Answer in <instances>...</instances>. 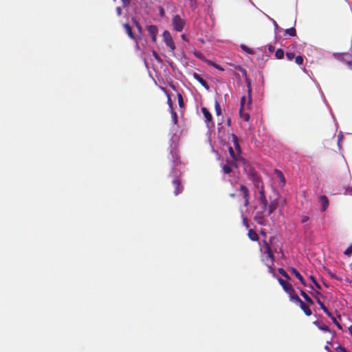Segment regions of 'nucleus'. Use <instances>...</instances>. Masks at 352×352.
Masks as SVG:
<instances>
[{
	"label": "nucleus",
	"mask_w": 352,
	"mask_h": 352,
	"mask_svg": "<svg viewBox=\"0 0 352 352\" xmlns=\"http://www.w3.org/2000/svg\"><path fill=\"white\" fill-rule=\"evenodd\" d=\"M255 210L254 221L259 225H265L267 223L265 216L268 214V201H258V205L255 206Z\"/></svg>",
	"instance_id": "nucleus-1"
},
{
	"label": "nucleus",
	"mask_w": 352,
	"mask_h": 352,
	"mask_svg": "<svg viewBox=\"0 0 352 352\" xmlns=\"http://www.w3.org/2000/svg\"><path fill=\"white\" fill-rule=\"evenodd\" d=\"M246 82L248 87V99L245 96H243L241 99L240 116L244 121L247 122L250 120V115L248 113L245 112L244 110L250 106L252 100L250 82L248 79L246 80Z\"/></svg>",
	"instance_id": "nucleus-2"
},
{
	"label": "nucleus",
	"mask_w": 352,
	"mask_h": 352,
	"mask_svg": "<svg viewBox=\"0 0 352 352\" xmlns=\"http://www.w3.org/2000/svg\"><path fill=\"white\" fill-rule=\"evenodd\" d=\"M232 141L233 142L234 147L230 146L229 147V153L230 156L232 158V161L236 162L237 160V157L239 156L241 153V148L239 143V140L237 136L232 133Z\"/></svg>",
	"instance_id": "nucleus-3"
},
{
	"label": "nucleus",
	"mask_w": 352,
	"mask_h": 352,
	"mask_svg": "<svg viewBox=\"0 0 352 352\" xmlns=\"http://www.w3.org/2000/svg\"><path fill=\"white\" fill-rule=\"evenodd\" d=\"M248 179L252 182L256 188L259 189L260 186L263 185L261 177L254 168H250L248 170Z\"/></svg>",
	"instance_id": "nucleus-4"
},
{
	"label": "nucleus",
	"mask_w": 352,
	"mask_h": 352,
	"mask_svg": "<svg viewBox=\"0 0 352 352\" xmlns=\"http://www.w3.org/2000/svg\"><path fill=\"white\" fill-rule=\"evenodd\" d=\"M186 25V21L179 14L173 16L172 18V25L177 32H182Z\"/></svg>",
	"instance_id": "nucleus-5"
},
{
	"label": "nucleus",
	"mask_w": 352,
	"mask_h": 352,
	"mask_svg": "<svg viewBox=\"0 0 352 352\" xmlns=\"http://www.w3.org/2000/svg\"><path fill=\"white\" fill-rule=\"evenodd\" d=\"M163 38L166 45L171 50L174 51L175 49V45L173 41L170 33L168 30H165L163 32Z\"/></svg>",
	"instance_id": "nucleus-6"
},
{
	"label": "nucleus",
	"mask_w": 352,
	"mask_h": 352,
	"mask_svg": "<svg viewBox=\"0 0 352 352\" xmlns=\"http://www.w3.org/2000/svg\"><path fill=\"white\" fill-rule=\"evenodd\" d=\"M333 56L344 64L347 62H352V55L349 53H335Z\"/></svg>",
	"instance_id": "nucleus-7"
},
{
	"label": "nucleus",
	"mask_w": 352,
	"mask_h": 352,
	"mask_svg": "<svg viewBox=\"0 0 352 352\" xmlns=\"http://www.w3.org/2000/svg\"><path fill=\"white\" fill-rule=\"evenodd\" d=\"M240 192H241L242 197L244 200V206H248L250 204V202H249V196H250L249 190L245 185L241 184L240 185Z\"/></svg>",
	"instance_id": "nucleus-8"
},
{
	"label": "nucleus",
	"mask_w": 352,
	"mask_h": 352,
	"mask_svg": "<svg viewBox=\"0 0 352 352\" xmlns=\"http://www.w3.org/2000/svg\"><path fill=\"white\" fill-rule=\"evenodd\" d=\"M146 30L151 36L152 41L155 43L157 40V34L158 33V30L156 25H150L146 26Z\"/></svg>",
	"instance_id": "nucleus-9"
},
{
	"label": "nucleus",
	"mask_w": 352,
	"mask_h": 352,
	"mask_svg": "<svg viewBox=\"0 0 352 352\" xmlns=\"http://www.w3.org/2000/svg\"><path fill=\"white\" fill-rule=\"evenodd\" d=\"M172 183L175 188L174 194L175 195H178L183 190V187L181 186V181L178 179H175Z\"/></svg>",
	"instance_id": "nucleus-10"
},
{
	"label": "nucleus",
	"mask_w": 352,
	"mask_h": 352,
	"mask_svg": "<svg viewBox=\"0 0 352 352\" xmlns=\"http://www.w3.org/2000/svg\"><path fill=\"white\" fill-rule=\"evenodd\" d=\"M201 112L203 113L205 121L208 123L211 122V125L214 126V123L212 122V117L210 113V112L208 111V109L206 107H202L201 108Z\"/></svg>",
	"instance_id": "nucleus-11"
},
{
	"label": "nucleus",
	"mask_w": 352,
	"mask_h": 352,
	"mask_svg": "<svg viewBox=\"0 0 352 352\" xmlns=\"http://www.w3.org/2000/svg\"><path fill=\"white\" fill-rule=\"evenodd\" d=\"M296 304L300 306L306 316H309L312 314L311 310L301 299Z\"/></svg>",
	"instance_id": "nucleus-12"
},
{
	"label": "nucleus",
	"mask_w": 352,
	"mask_h": 352,
	"mask_svg": "<svg viewBox=\"0 0 352 352\" xmlns=\"http://www.w3.org/2000/svg\"><path fill=\"white\" fill-rule=\"evenodd\" d=\"M232 167H235V168L237 167L236 162L231 161V162H228L226 164H225L223 166V170L224 173L230 174L232 171Z\"/></svg>",
	"instance_id": "nucleus-13"
},
{
	"label": "nucleus",
	"mask_w": 352,
	"mask_h": 352,
	"mask_svg": "<svg viewBox=\"0 0 352 352\" xmlns=\"http://www.w3.org/2000/svg\"><path fill=\"white\" fill-rule=\"evenodd\" d=\"M289 271L300 281V283L304 286H306L305 280L296 268L291 267H289Z\"/></svg>",
	"instance_id": "nucleus-14"
},
{
	"label": "nucleus",
	"mask_w": 352,
	"mask_h": 352,
	"mask_svg": "<svg viewBox=\"0 0 352 352\" xmlns=\"http://www.w3.org/2000/svg\"><path fill=\"white\" fill-rule=\"evenodd\" d=\"M278 206V200L277 199L271 201L268 206V215L272 214L276 210Z\"/></svg>",
	"instance_id": "nucleus-15"
},
{
	"label": "nucleus",
	"mask_w": 352,
	"mask_h": 352,
	"mask_svg": "<svg viewBox=\"0 0 352 352\" xmlns=\"http://www.w3.org/2000/svg\"><path fill=\"white\" fill-rule=\"evenodd\" d=\"M319 200L322 204L321 210L324 212L329 206V199L326 195H320L319 197Z\"/></svg>",
	"instance_id": "nucleus-16"
},
{
	"label": "nucleus",
	"mask_w": 352,
	"mask_h": 352,
	"mask_svg": "<svg viewBox=\"0 0 352 352\" xmlns=\"http://www.w3.org/2000/svg\"><path fill=\"white\" fill-rule=\"evenodd\" d=\"M278 281L285 292H287L289 290H291V288L293 287L291 283H288L287 281L283 280L281 278H278Z\"/></svg>",
	"instance_id": "nucleus-17"
},
{
	"label": "nucleus",
	"mask_w": 352,
	"mask_h": 352,
	"mask_svg": "<svg viewBox=\"0 0 352 352\" xmlns=\"http://www.w3.org/2000/svg\"><path fill=\"white\" fill-rule=\"evenodd\" d=\"M286 293L289 295L290 300L294 301L295 303H296L300 300V298L296 294L293 287L291 288V290H289Z\"/></svg>",
	"instance_id": "nucleus-18"
},
{
	"label": "nucleus",
	"mask_w": 352,
	"mask_h": 352,
	"mask_svg": "<svg viewBox=\"0 0 352 352\" xmlns=\"http://www.w3.org/2000/svg\"><path fill=\"white\" fill-rule=\"evenodd\" d=\"M264 243H265V252L267 253V256L271 259L272 263H273L274 256L272 253V249H271L270 245L265 241H264Z\"/></svg>",
	"instance_id": "nucleus-19"
},
{
	"label": "nucleus",
	"mask_w": 352,
	"mask_h": 352,
	"mask_svg": "<svg viewBox=\"0 0 352 352\" xmlns=\"http://www.w3.org/2000/svg\"><path fill=\"white\" fill-rule=\"evenodd\" d=\"M193 76L202 86H204L206 89H208V86L206 81L204 80L199 74L194 73Z\"/></svg>",
	"instance_id": "nucleus-20"
},
{
	"label": "nucleus",
	"mask_w": 352,
	"mask_h": 352,
	"mask_svg": "<svg viewBox=\"0 0 352 352\" xmlns=\"http://www.w3.org/2000/svg\"><path fill=\"white\" fill-rule=\"evenodd\" d=\"M258 192L260 197L258 199V201L263 202V201H267V199L265 197V190L263 188V185L260 186V188L258 189Z\"/></svg>",
	"instance_id": "nucleus-21"
},
{
	"label": "nucleus",
	"mask_w": 352,
	"mask_h": 352,
	"mask_svg": "<svg viewBox=\"0 0 352 352\" xmlns=\"http://www.w3.org/2000/svg\"><path fill=\"white\" fill-rule=\"evenodd\" d=\"M124 28L126 34H128V36L131 38L134 39L135 36H134V34L133 33L131 26L128 23H125V24H124Z\"/></svg>",
	"instance_id": "nucleus-22"
},
{
	"label": "nucleus",
	"mask_w": 352,
	"mask_h": 352,
	"mask_svg": "<svg viewBox=\"0 0 352 352\" xmlns=\"http://www.w3.org/2000/svg\"><path fill=\"white\" fill-rule=\"evenodd\" d=\"M248 236L253 241H257L258 240V236L257 233L252 229L249 230Z\"/></svg>",
	"instance_id": "nucleus-23"
},
{
	"label": "nucleus",
	"mask_w": 352,
	"mask_h": 352,
	"mask_svg": "<svg viewBox=\"0 0 352 352\" xmlns=\"http://www.w3.org/2000/svg\"><path fill=\"white\" fill-rule=\"evenodd\" d=\"M300 295L307 302L308 304H309V305L314 304L313 300L307 294V293L304 290L300 289Z\"/></svg>",
	"instance_id": "nucleus-24"
},
{
	"label": "nucleus",
	"mask_w": 352,
	"mask_h": 352,
	"mask_svg": "<svg viewBox=\"0 0 352 352\" xmlns=\"http://www.w3.org/2000/svg\"><path fill=\"white\" fill-rule=\"evenodd\" d=\"M289 35L290 36H295L296 35V31L294 28H290L285 30V36Z\"/></svg>",
	"instance_id": "nucleus-25"
},
{
	"label": "nucleus",
	"mask_w": 352,
	"mask_h": 352,
	"mask_svg": "<svg viewBox=\"0 0 352 352\" xmlns=\"http://www.w3.org/2000/svg\"><path fill=\"white\" fill-rule=\"evenodd\" d=\"M291 47L292 46H289L287 52L285 53L286 57L289 60H292L295 58V54L290 50ZM294 47H292V49Z\"/></svg>",
	"instance_id": "nucleus-26"
},
{
	"label": "nucleus",
	"mask_w": 352,
	"mask_h": 352,
	"mask_svg": "<svg viewBox=\"0 0 352 352\" xmlns=\"http://www.w3.org/2000/svg\"><path fill=\"white\" fill-rule=\"evenodd\" d=\"M285 52L282 49H278L275 52V56L277 59H282L284 57Z\"/></svg>",
	"instance_id": "nucleus-27"
},
{
	"label": "nucleus",
	"mask_w": 352,
	"mask_h": 352,
	"mask_svg": "<svg viewBox=\"0 0 352 352\" xmlns=\"http://www.w3.org/2000/svg\"><path fill=\"white\" fill-rule=\"evenodd\" d=\"M275 173L278 177L280 179L283 184H285V178L283 174V173L279 170H275Z\"/></svg>",
	"instance_id": "nucleus-28"
},
{
	"label": "nucleus",
	"mask_w": 352,
	"mask_h": 352,
	"mask_svg": "<svg viewBox=\"0 0 352 352\" xmlns=\"http://www.w3.org/2000/svg\"><path fill=\"white\" fill-rule=\"evenodd\" d=\"M313 296H315L316 300H317V302L318 304L320 305V307L321 306V305H323L324 303L320 300V298H318V296H322L321 293L318 291H316V293H315V295L314 294H311Z\"/></svg>",
	"instance_id": "nucleus-29"
},
{
	"label": "nucleus",
	"mask_w": 352,
	"mask_h": 352,
	"mask_svg": "<svg viewBox=\"0 0 352 352\" xmlns=\"http://www.w3.org/2000/svg\"><path fill=\"white\" fill-rule=\"evenodd\" d=\"M333 321V322L338 327V329H342L341 324L338 322L336 318H335L333 314L331 313V316H329Z\"/></svg>",
	"instance_id": "nucleus-30"
},
{
	"label": "nucleus",
	"mask_w": 352,
	"mask_h": 352,
	"mask_svg": "<svg viewBox=\"0 0 352 352\" xmlns=\"http://www.w3.org/2000/svg\"><path fill=\"white\" fill-rule=\"evenodd\" d=\"M295 62L296 64L301 65L303 64L304 58L302 56L298 55L295 57Z\"/></svg>",
	"instance_id": "nucleus-31"
},
{
	"label": "nucleus",
	"mask_w": 352,
	"mask_h": 352,
	"mask_svg": "<svg viewBox=\"0 0 352 352\" xmlns=\"http://www.w3.org/2000/svg\"><path fill=\"white\" fill-rule=\"evenodd\" d=\"M278 272L285 278L290 279V276L289 274L285 272V270L283 268H278Z\"/></svg>",
	"instance_id": "nucleus-32"
},
{
	"label": "nucleus",
	"mask_w": 352,
	"mask_h": 352,
	"mask_svg": "<svg viewBox=\"0 0 352 352\" xmlns=\"http://www.w3.org/2000/svg\"><path fill=\"white\" fill-rule=\"evenodd\" d=\"M318 329L321 331H325V332H329L331 333V331L330 330V329L329 328L328 326H327L326 324H321L320 325V327H318Z\"/></svg>",
	"instance_id": "nucleus-33"
},
{
	"label": "nucleus",
	"mask_w": 352,
	"mask_h": 352,
	"mask_svg": "<svg viewBox=\"0 0 352 352\" xmlns=\"http://www.w3.org/2000/svg\"><path fill=\"white\" fill-rule=\"evenodd\" d=\"M241 49L250 54H252L254 53L253 50L245 45H241Z\"/></svg>",
	"instance_id": "nucleus-34"
},
{
	"label": "nucleus",
	"mask_w": 352,
	"mask_h": 352,
	"mask_svg": "<svg viewBox=\"0 0 352 352\" xmlns=\"http://www.w3.org/2000/svg\"><path fill=\"white\" fill-rule=\"evenodd\" d=\"M309 278L312 280V282L314 283L315 286L316 287V288L318 289H322L320 285L316 281V280L315 279V278L313 276H311L309 277Z\"/></svg>",
	"instance_id": "nucleus-35"
},
{
	"label": "nucleus",
	"mask_w": 352,
	"mask_h": 352,
	"mask_svg": "<svg viewBox=\"0 0 352 352\" xmlns=\"http://www.w3.org/2000/svg\"><path fill=\"white\" fill-rule=\"evenodd\" d=\"M152 56L154 57V58L158 62L161 63L162 58L160 57V56L157 54V53L155 51L152 52Z\"/></svg>",
	"instance_id": "nucleus-36"
},
{
	"label": "nucleus",
	"mask_w": 352,
	"mask_h": 352,
	"mask_svg": "<svg viewBox=\"0 0 352 352\" xmlns=\"http://www.w3.org/2000/svg\"><path fill=\"white\" fill-rule=\"evenodd\" d=\"M178 102L180 107H182L184 105V100L182 96L180 93L177 94Z\"/></svg>",
	"instance_id": "nucleus-37"
},
{
	"label": "nucleus",
	"mask_w": 352,
	"mask_h": 352,
	"mask_svg": "<svg viewBox=\"0 0 352 352\" xmlns=\"http://www.w3.org/2000/svg\"><path fill=\"white\" fill-rule=\"evenodd\" d=\"M322 310L328 316H331V312L329 311V309L325 307V305L323 304V305H321V306L320 307Z\"/></svg>",
	"instance_id": "nucleus-38"
},
{
	"label": "nucleus",
	"mask_w": 352,
	"mask_h": 352,
	"mask_svg": "<svg viewBox=\"0 0 352 352\" xmlns=\"http://www.w3.org/2000/svg\"><path fill=\"white\" fill-rule=\"evenodd\" d=\"M215 110L217 116L220 115V104L217 100L215 101Z\"/></svg>",
	"instance_id": "nucleus-39"
},
{
	"label": "nucleus",
	"mask_w": 352,
	"mask_h": 352,
	"mask_svg": "<svg viewBox=\"0 0 352 352\" xmlns=\"http://www.w3.org/2000/svg\"><path fill=\"white\" fill-rule=\"evenodd\" d=\"M346 256H350L352 254V245L349 246L344 252Z\"/></svg>",
	"instance_id": "nucleus-40"
},
{
	"label": "nucleus",
	"mask_w": 352,
	"mask_h": 352,
	"mask_svg": "<svg viewBox=\"0 0 352 352\" xmlns=\"http://www.w3.org/2000/svg\"><path fill=\"white\" fill-rule=\"evenodd\" d=\"M336 350L338 351V352H348L345 348H344L343 346L339 345L336 349Z\"/></svg>",
	"instance_id": "nucleus-41"
},
{
	"label": "nucleus",
	"mask_w": 352,
	"mask_h": 352,
	"mask_svg": "<svg viewBox=\"0 0 352 352\" xmlns=\"http://www.w3.org/2000/svg\"><path fill=\"white\" fill-rule=\"evenodd\" d=\"M123 7H128L130 5V0H120Z\"/></svg>",
	"instance_id": "nucleus-42"
},
{
	"label": "nucleus",
	"mask_w": 352,
	"mask_h": 352,
	"mask_svg": "<svg viewBox=\"0 0 352 352\" xmlns=\"http://www.w3.org/2000/svg\"><path fill=\"white\" fill-rule=\"evenodd\" d=\"M309 219V217L307 215H304L302 217L301 222L306 223Z\"/></svg>",
	"instance_id": "nucleus-43"
},
{
	"label": "nucleus",
	"mask_w": 352,
	"mask_h": 352,
	"mask_svg": "<svg viewBox=\"0 0 352 352\" xmlns=\"http://www.w3.org/2000/svg\"><path fill=\"white\" fill-rule=\"evenodd\" d=\"M243 223L245 226L246 228H248L249 225H248V219L246 217H244L243 219Z\"/></svg>",
	"instance_id": "nucleus-44"
},
{
	"label": "nucleus",
	"mask_w": 352,
	"mask_h": 352,
	"mask_svg": "<svg viewBox=\"0 0 352 352\" xmlns=\"http://www.w3.org/2000/svg\"><path fill=\"white\" fill-rule=\"evenodd\" d=\"M314 324H315L316 326L318 327V328L320 327V325L321 324V323L318 321V320H316L313 322Z\"/></svg>",
	"instance_id": "nucleus-45"
},
{
	"label": "nucleus",
	"mask_w": 352,
	"mask_h": 352,
	"mask_svg": "<svg viewBox=\"0 0 352 352\" xmlns=\"http://www.w3.org/2000/svg\"><path fill=\"white\" fill-rule=\"evenodd\" d=\"M346 65H347V67L352 70V62H347L346 63Z\"/></svg>",
	"instance_id": "nucleus-46"
},
{
	"label": "nucleus",
	"mask_w": 352,
	"mask_h": 352,
	"mask_svg": "<svg viewBox=\"0 0 352 352\" xmlns=\"http://www.w3.org/2000/svg\"><path fill=\"white\" fill-rule=\"evenodd\" d=\"M268 50H269L270 52H272L274 50V47L273 46H272V45H270V46L268 47Z\"/></svg>",
	"instance_id": "nucleus-47"
},
{
	"label": "nucleus",
	"mask_w": 352,
	"mask_h": 352,
	"mask_svg": "<svg viewBox=\"0 0 352 352\" xmlns=\"http://www.w3.org/2000/svg\"><path fill=\"white\" fill-rule=\"evenodd\" d=\"M268 270H269V272H270V273L274 272V269L270 265L268 266Z\"/></svg>",
	"instance_id": "nucleus-48"
},
{
	"label": "nucleus",
	"mask_w": 352,
	"mask_h": 352,
	"mask_svg": "<svg viewBox=\"0 0 352 352\" xmlns=\"http://www.w3.org/2000/svg\"><path fill=\"white\" fill-rule=\"evenodd\" d=\"M349 331L350 333V334L352 336V325H351L349 327Z\"/></svg>",
	"instance_id": "nucleus-49"
},
{
	"label": "nucleus",
	"mask_w": 352,
	"mask_h": 352,
	"mask_svg": "<svg viewBox=\"0 0 352 352\" xmlns=\"http://www.w3.org/2000/svg\"><path fill=\"white\" fill-rule=\"evenodd\" d=\"M164 13V9L162 8H161V9H160V15L163 16Z\"/></svg>",
	"instance_id": "nucleus-50"
},
{
	"label": "nucleus",
	"mask_w": 352,
	"mask_h": 352,
	"mask_svg": "<svg viewBox=\"0 0 352 352\" xmlns=\"http://www.w3.org/2000/svg\"><path fill=\"white\" fill-rule=\"evenodd\" d=\"M173 118L175 120V122H176V120H177V114H176V113H174Z\"/></svg>",
	"instance_id": "nucleus-51"
},
{
	"label": "nucleus",
	"mask_w": 352,
	"mask_h": 352,
	"mask_svg": "<svg viewBox=\"0 0 352 352\" xmlns=\"http://www.w3.org/2000/svg\"><path fill=\"white\" fill-rule=\"evenodd\" d=\"M182 38L183 40H185V39H186V36H185V35H184V34H182Z\"/></svg>",
	"instance_id": "nucleus-52"
},
{
	"label": "nucleus",
	"mask_w": 352,
	"mask_h": 352,
	"mask_svg": "<svg viewBox=\"0 0 352 352\" xmlns=\"http://www.w3.org/2000/svg\"><path fill=\"white\" fill-rule=\"evenodd\" d=\"M230 122H231L230 118H228V125H230Z\"/></svg>",
	"instance_id": "nucleus-53"
},
{
	"label": "nucleus",
	"mask_w": 352,
	"mask_h": 352,
	"mask_svg": "<svg viewBox=\"0 0 352 352\" xmlns=\"http://www.w3.org/2000/svg\"><path fill=\"white\" fill-rule=\"evenodd\" d=\"M325 349L327 350L328 351H330V349L329 348L328 346H325Z\"/></svg>",
	"instance_id": "nucleus-54"
},
{
	"label": "nucleus",
	"mask_w": 352,
	"mask_h": 352,
	"mask_svg": "<svg viewBox=\"0 0 352 352\" xmlns=\"http://www.w3.org/2000/svg\"><path fill=\"white\" fill-rule=\"evenodd\" d=\"M230 196L232 197H235V194H234V193L230 194Z\"/></svg>",
	"instance_id": "nucleus-55"
},
{
	"label": "nucleus",
	"mask_w": 352,
	"mask_h": 352,
	"mask_svg": "<svg viewBox=\"0 0 352 352\" xmlns=\"http://www.w3.org/2000/svg\"><path fill=\"white\" fill-rule=\"evenodd\" d=\"M274 239V237H271V238L270 239V241L272 243V240H273Z\"/></svg>",
	"instance_id": "nucleus-56"
},
{
	"label": "nucleus",
	"mask_w": 352,
	"mask_h": 352,
	"mask_svg": "<svg viewBox=\"0 0 352 352\" xmlns=\"http://www.w3.org/2000/svg\"><path fill=\"white\" fill-rule=\"evenodd\" d=\"M309 287L312 289H314V287L312 285H309Z\"/></svg>",
	"instance_id": "nucleus-57"
},
{
	"label": "nucleus",
	"mask_w": 352,
	"mask_h": 352,
	"mask_svg": "<svg viewBox=\"0 0 352 352\" xmlns=\"http://www.w3.org/2000/svg\"><path fill=\"white\" fill-rule=\"evenodd\" d=\"M215 67L217 69H220V67H219V66H215Z\"/></svg>",
	"instance_id": "nucleus-58"
}]
</instances>
